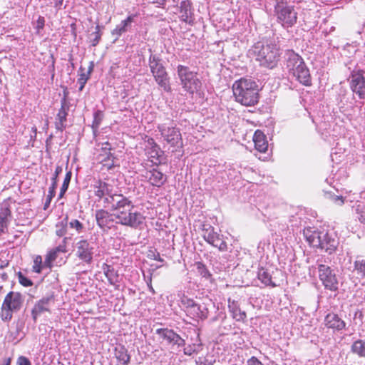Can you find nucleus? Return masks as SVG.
I'll list each match as a JSON object with an SVG mask.
<instances>
[{
    "label": "nucleus",
    "instance_id": "f257e3e1",
    "mask_svg": "<svg viewBox=\"0 0 365 365\" xmlns=\"http://www.w3.org/2000/svg\"><path fill=\"white\" fill-rule=\"evenodd\" d=\"M106 201L114 212L115 223L134 229L143 224L145 217L135 209L133 202L123 195L110 197Z\"/></svg>",
    "mask_w": 365,
    "mask_h": 365
},
{
    "label": "nucleus",
    "instance_id": "f03ea898",
    "mask_svg": "<svg viewBox=\"0 0 365 365\" xmlns=\"http://www.w3.org/2000/svg\"><path fill=\"white\" fill-rule=\"evenodd\" d=\"M304 236L309 244L317 248H320L329 255L333 254L337 249L339 240L336 233L327 228L306 227Z\"/></svg>",
    "mask_w": 365,
    "mask_h": 365
},
{
    "label": "nucleus",
    "instance_id": "7ed1b4c3",
    "mask_svg": "<svg viewBox=\"0 0 365 365\" xmlns=\"http://www.w3.org/2000/svg\"><path fill=\"white\" fill-rule=\"evenodd\" d=\"M250 52L261 66L269 69L275 68L279 60V46L273 41L257 42Z\"/></svg>",
    "mask_w": 365,
    "mask_h": 365
},
{
    "label": "nucleus",
    "instance_id": "20e7f679",
    "mask_svg": "<svg viewBox=\"0 0 365 365\" xmlns=\"http://www.w3.org/2000/svg\"><path fill=\"white\" fill-rule=\"evenodd\" d=\"M232 91L236 101L245 106H252L258 102L257 85L251 79L240 78L236 81L232 85Z\"/></svg>",
    "mask_w": 365,
    "mask_h": 365
},
{
    "label": "nucleus",
    "instance_id": "39448f33",
    "mask_svg": "<svg viewBox=\"0 0 365 365\" xmlns=\"http://www.w3.org/2000/svg\"><path fill=\"white\" fill-rule=\"evenodd\" d=\"M285 66L289 74L300 83L306 86L312 84L309 69L303 58L294 51L289 50L286 53Z\"/></svg>",
    "mask_w": 365,
    "mask_h": 365
},
{
    "label": "nucleus",
    "instance_id": "423d86ee",
    "mask_svg": "<svg viewBox=\"0 0 365 365\" xmlns=\"http://www.w3.org/2000/svg\"><path fill=\"white\" fill-rule=\"evenodd\" d=\"M274 12L277 22L284 29L292 28L297 23V12L294 6L284 0L276 1Z\"/></svg>",
    "mask_w": 365,
    "mask_h": 365
},
{
    "label": "nucleus",
    "instance_id": "0eeeda50",
    "mask_svg": "<svg viewBox=\"0 0 365 365\" xmlns=\"http://www.w3.org/2000/svg\"><path fill=\"white\" fill-rule=\"evenodd\" d=\"M148 65L158 85L165 92H170L171 91L170 78L162 59L158 56L151 53L149 56Z\"/></svg>",
    "mask_w": 365,
    "mask_h": 365
},
{
    "label": "nucleus",
    "instance_id": "6e6552de",
    "mask_svg": "<svg viewBox=\"0 0 365 365\" xmlns=\"http://www.w3.org/2000/svg\"><path fill=\"white\" fill-rule=\"evenodd\" d=\"M177 73L182 88L187 93L193 94L200 88L201 81L197 77V72L187 66L178 65Z\"/></svg>",
    "mask_w": 365,
    "mask_h": 365
},
{
    "label": "nucleus",
    "instance_id": "1a4fd4ad",
    "mask_svg": "<svg viewBox=\"0 0 365 365\" xmlns=\"http://www.w3.org/2000/svg\"><path fill=\"white\" fill-rule=\"evenodd\" d=\"M163 140L173 148L172 152H176L182 147V138L180 129L171 122L170 124L161 123L158 125Z\"/></svg>",
    "mask_w": 365,
    "mask_h": 365
},
{
    "label": "nucleus",
    "instance_id": "9d476101",
    "mask_svg": "<svg viewBox=\"0 0 365 365\" xmlns=\"http://www.w3.org/2000/svg\"><path fill=\"white\" fill-rule=\"evenodd\" d=\"M201 235L208 244L224 252L227 250V242L224 236L216 232L215 228L209 223L203 222L200 225Z\"/></svg>",
    "mask_w": 365,
    "mask_h": 365
},
{
    "label": "nucleus",
    "instance_id": "9b49d317",
    "mask_svg": "<svg viewBox=\"0 0 365 365\" xmlns=\"http://www.w3.org/2000/svg\"><path fill=\"white\" fill-rule=\"evenodd\" d=\"M180 302L187 316L190 319L199 321L207 318L209 311L206 306L200 304L185 295L181 298Z\"/></svg>",
    "mask_w": 365,
    "mask_h": 365
},
{
    "label": "nucleus",
    "instance_id": "f8f14e48",
    "mask_svg": "<svg viewBox=\"0 0 365 365\" xmlns=\"http://www.w3.org/2000/svg\"><path fill=\"white\" fill-rule=\"evenodd\" d=\"M96 247L94 241L81 239L75 245V255L83 262L91 264Z\"/></svg>",
    "mask_w": 365,
    "mask_h": 365
},
{
    "label": "nucleus",
    "instance_id": "ddd939ff",
    "mask_svg": "<svg viewBox=\"0 0 365 365\" xmlns=\"http://www.w3.org/2000/svg\"><path fill=\"white\" fill-rule=\"evenodd\" d=\"M319 277L325 289L331 292L338 289L339 282L335 271L329 266L319 264H318Z\"/></svg>",
    "mask_w": 365,
    "mask_h": 365
},
{
    "label": "nucleus",
    "instance_id": "4468645a",
    "mask_svg": "<svg viewBox=\"0 0 365 365\" xmlns=\"http://www.w3.org/2000/svg\"><path fill=\"white\" fill-rule=\"evenodd\" d=\"M350 88L360 99H365V78L361 70L353 71L349 77Z\"/></svg>",
    "mask_w": 365,
    "mask_h": 365
},
{
    "label": "nucleus",
    "instance_id": "2eb2a0df",
    "mask_svg": "<svg viewBox=\"0 0 365 365\" xmlns=\"http://www.w3.org/2000/svg\"><path fill=\"white\" fill-rule=\"evenodd\" d=\"M156 334L160 339L165 341L168 345L182 348L185 345V340L173 329L168 328H159L156 329Z\"/></svg>",
    "mask_w": 365,
    "mask_h": 365
},
{
    "label": "nucleus",
    "instance_id": "dca6fc26",
    "mask_svg": "<svg viewBox=\"0 0 365 365\" xmlns=\"http://www.w3.org/2000/svg\"><path fill=\"white\" fill-rule=\"evenodd\" d=\"M54 304V297L53 295L46 296L36 302L31 309V317L34 322L37 319L45 312H50V308Z\"/></svg>",
    "mask_w": 365,
    "mask_h": 365
},
{
    "label": "nucleus",
    "instance_id": "f3484780",
    "mask_svg": "<svg viewBox=\"0 0 365 365\" xmlns=\"http://www.w3.org/2000/svg\"><path fill=\"white\" fill-rule=\"evenodd\" d=\"M95 217L98 226L103 230L111 229L115 222L114 212L111 214L103 209L97 210L95 212Z\"/></svg>",
    "mask_w": 365,
    "mask_h": 365
},
{
    "label": "nucleus",
    "instance_id": "a211bd4d",
    "mask_svg": "<svg viewBox=\"0 0 365 365\" xmlns=\"http://www.w3.org/2000/svg\"><path fill=\"white\" fill-rule=\"evenodd\" d=\"M145 155L155 165L161 163L160 158L163 154L159 145L155 142L153 138H149L147 140L145 147Z\"/></svg>",
    "mask_w": 365,
    "mask_h": 365
},
{
    "label": "nucleus",
    "instance_id": "6ab92c4d",
    "mask_svg": "<svg viewBox=\"0 0 365 365\" xmlns=\"http://www.w3.org/2000/svg\"><path fill=\"white\" fill-rule=\"evenodd\" d=\"M69 110V103L64 96L61 100V108L59 109L55 122V128L56 130L62 132L66 128V122L67 119L68 112Z\"/></svg>",
    "mask_w": 365,
    "mask_h": 365
},
{
    "label": "nucleus",
    "instance_id": "aec40b11",
    "mask_svg": "<svg viewBox=\"0 0 365 365\" xmlns=\"http://www.w3.org/2000/svg\"><path fill=\"white\" fill-rule=\"evenodd\" d=\"M24 302V297L19 292H10L5 297L3 304L14 312L19 311Z\"/></svg>",
    "mask_w": 365,
    "mask_h": 365
},
{
    "label": "nucleus",
    "instance_id": "412c9836",
    "mask_svg": "<svg viewBox=\"0 0 365 365\" xmlns=\"http://www.w3.org/2000/svg\"><path fill=\"white\" fill-rule=\"evenodd\" d=\"M144 177L152 186L157 187H162L167 181V176L156 168L147 170Z\"/></svg>",
    "mask_w": 365,
    "mask_h": 365
},
{
    "label": "nucleus",
    "instance_id": "4be33fe9",
    "mask_svg": "<svg viewBox=\"0 0 365 365\" xmlns=\"http://www.w3.org/2000/svg\"><path fill=\"white\" fill-rule=\"evenodd\" d=\"M94 192L95 195L98 197L99 198L104 197V203L108 205V202L106 200L110 197H113L115 195H120L121 194H113V186L109 185L106 182L98 181L94 185Z\"/></svg>",
    "mask_w": 365,
    "mask_h": 365
},
{
    "label": "nucleus",
    "instance_id": "5701e85b",
    "mask_svg": "<svg viewBox=\"0 0 365 365\" xmlns=\"http://www.w3.org/2000/svg\"><path fill=\"white\" fill-rule=\"evenodd\" d=\"M11 218V210L9 202L4 201L0 209V235L5 232Z\"/></svg>",
    "mask_w": 365,
    "mask_h": 365
},
{
    "label": "nucleus",
    "instance_id": "b1692460",
    "mask_svg": "<svg viewBox=\"0 0 365 365\" xmlns=\"http://www.w3.org/2000/svg\"><path fill=\"white\" fill-rule=\"evenodd\" d=\"M325 326L334 331H341L345 328L346 323L336 314L329 313L324 319Z\"/></svg>",
    "mask_w": 365,
    "mask_h": 365
},
{
    "label": "nucleus",
    "instance_id": "393cba45",
    "mask_svg": "<svg viewBox=\"0 0 365 365\" xmlns=\"http://www.w3.org/2000/svg\"><path fill=\"white\" fill-rule=\"evenodd\" d=\"M228 309L229 312L232 314V318L236 321L244 322L246 319V312L241 310L240 304L237 301L229 298Z\"/></svg>",
    "mask_w": 365,
    "mask_h": 365
},
{
    "label": "nucleus",
    "instance_id": "a878e982",
    "mask_svg": "<svg viewBox=\"0 0 365 365\" xmlns=\"http://www.w3.org/2000/svg\"><path fill=\"white\" fill-rule=\"evenodd\" d=\"M135 15H130L125 19L123 20L112 31V34L116 36L118 38L123 34L127 32L131 27L132 23L134 21Z\"/></svg>",
    "mask_w": 365,
    "mask_h": 365
},
{
    "label": "nucleus",
    "instance_id": "bb28decb",
    "mask_svg": "<svg viewBox=\"0 0 365 365\" xmlns=\"http://www.w3.org/2000/svg\"><path fill=\"white\" fill-rule=\"evenodd\" d=\"M62 168L61 166H57L55 170V173L51 178L52 183L48 189V195H47L46 202L44 203V209H47L49 206L51 199L55 196L56 188L57 187V178L60 173H62Z\"/></svg>",
    "mask_w": 365,
    "mask_h": 365
},
{
    "label": "nucleus",
    "instance_id": "cd10ccee",
    "mask_svg": "<svg viewBox=\"0 0 365 365\" xmlns=\"http://www.w3.org/2000/svg\"><path fill=\"white\" fill-rule=\"evenodd\" d=\"M255 148L260 153H265L268 148L266 135L259 130H257L253 136Z\"/></svg>",
    "mask_w": 365,
    "mask_h": 365
},
{
    "label": "nucleus",
    "instance_id": "c85d7f7f",
    "mask_svg": "<svg viewBox=\"0 0 365 365\" xmlns=\"http://www.w3.org/2000/svg\"><path fill=\"white\" fill-rule=\"evenodd\" d=\"M66 250L62 246H58L51 251L46 255L45 260L43 262V265L46 267L51 269L53 264V263L57 259L58 255L60 252H65Z\"/></svg>",
    "mask_w": 365,
    "mask_h": 365
},
{
    "label": "nucleus",
    "instance_id": "c756f323",
    "mask_svg": "<svg viewBox=\"0 0 365 365\" xmlns=\"http://www.w3.org/2000/svg\"><path fill=\"white\" fill-rule=\"evenodd\" d=\"M115 356L120 365H128L130 360V356L125 346L119 345L115 349Z\"/></svg>",
    "mask_w": 365,
    "mask_h": 365
},
{
    "label": "nucleus",
    "instance_id": "7c9ffc66",
    "mask_svg": "<svg viewBox=\"0 0 365 365\" xmlns=\"http://www.w3.org/2000/svg\"><path fill=\"white\" fill-rule=\"evenodd\" d=\"M102 269L109 283L115 285L118 282L119 278L118 272L112 266L107 264H103Z\"/></svg>",
    "mask_w": 365,
    "mask_h": 365
},
{
    "label": "nucleus",
    "instance_id": "2f4dec72",
    "mask_svg": "<svg viewBox=\"0 0 365 365\" xmlns=\"http://www.w3.org/2000/svg\"><path fill=\"white\" fill-rule=\"evenodd\" d=\"M257 277L261 282L265 286H271L272 287H275L277 286V284L272 281L271 273L267 269H264L263 267L259 268L257 272Z\"/></svg>",
    "mask_w": 365,
    "mask_h": 365
},
{
    "label": "nucleus",
    "instance_id": "473e14b6",
    "mask_svg": "<svg viewBox=\"0 0 365 365\" xmlns=\"http://www.w3.org/2000/svg\"><path fill=\"white\" fill-rule=\"evenodd\" d=\"M351 351L360 357H365V341L358 339L351 345Z\"/></svg>",
    "mask_w": 365,
    "mask_h": 365
},
{
    "label": "nucleus",
    "instance_id": "72a5a7b5",
    "mask_svg": "<svg viewBox=\"0 0 365 365\" xmlns=\"http://www.w3.org/2000/svg\"><path fill=\"white\" fill-rule=\"evenodd\" d=\"M180 8L182 20L184 21H187L191 14L190 6L189 2L187 0H182L180 2Z\"/></svg>",
    "mask_w": 365,
    "mask_h": 365
},
{
    "label": "nucleus",
    "instance_id": "f704fd0d",
    "mask_svg": "<svg viewBox=\"0 0 365 365\" xmlns=\"http://www.w3.org/2000/svg\"><path fill=\"white\" fill-rule=\"evenodd\" d=\"M183 353L187 356H192V354H198L202 350V344L200 343H193L192 344H189L187 346H183Z\"/></svg>",
    "mask_w": 365,
    "mask_h": 365
},
{
    "label": "nucleus",
    "instance_id": "c9c22d12",
    "mask_svg": "<svg viewBox=\"0 0 365 365\" xmlns=\"http://www.w3.org/2000/svg\"><path fill=\"white\" fill-rule=\"evenodd\" d=\"M68 217H66L61 222L56 224V234L58 237H63L66 235L68 226Z\"/></svg>",
    "mask_w": 365,
    "mask_h": 365
},
{
    "label": "nucleus",
    "instance_id": "e433bc0d",
    "mask_svg": "<svg viewBox=\"0 0 365 365\" xmlns=\"http://www.w3.org/2000/svg\"><path fill=\"white\" fill-rule=\"evenodd\" d=\"M83 71L84 68H83V67L81 66L79 68V71H81V73L78 74V83L79 84V91H82L83 90L85 85L90 78L89 74H86Z\"/></svg>",
    "mask_w": 365,
    "mask_h": 365
},
{
    "label": "nucleus",
    "instance_id": "4c0bfd02",
    "mask_svg": "<svg viewBox=\"0 0 365 365\" xmlns=\"http://www.w3.org/2000/svg\"><path fill=\"white\" fill-rule=\"evenodd\" d=\"M103 111L98 110L94 113L93 121V124H92V128L94 132L98 129V128L103 120Z\"/></svg>",
    "mask_w": 365,
    "mask_h": 365
},
{
    "label": "nucleus",
    "instance_id": "58836bf2",
    "mask_svg": "<svg viewBox=\"0 0 365 365\" xmlns=\"http://www.w3.org/2000/svg\"><path fill=\"white\" fill-rule=\"evenodd\" d=\"M354 270L362 278H365V259H357L354 262Z\"/></svg>",
    "mask_w": 365,
    "mask_h": 365
},
{
    "label": "nucleus",
    "instance_id": "ea45409f",
    "mask_svg": "<svg viewBox=\"0 0 365 365\" xmlns=\"http://www.w3.org/2000/svg\"><path fill=\"white\" fill-rule=\"evenodd\" d=\"M14 310L9 309L2 304L1 309V318L4 322H9L13 317Z\"/></svg>",
    "mask_w": 365,
    "mask_h": 365
},
{
    "label": "nucleus",
    "instance_id": "a19ab883",
    "mask_svg": "<svg viewBox=\"0 0 365 365\" xmlns=\"http://www.w3.org/2000/svg\"><path fill=\"white\" fill-rule=\"evenodd\" d=\"M101 28H102L101 26L97 25L96 31L91 34V41L93 46H97L101 38Z\"/></svg>",
    "mask_w": 365,
    "mask_h": 365
},
{
    "label": "nucleus",
    "instance_id": "79ce46f5",
    "mask_svg": "<svg viewBox=\"0 0 365 365\" xmlns=\"http://www.w3.org/2000/svg\"><path fill=\"white\" fill-rule=\"evenodd\" d=\"M110 150L111 146L108 141L102 143L101 151L105 152V158H102L101 161L110 160V159L113 157Z\"/></svg>",
    "mask_w": 365,
    "mask_h": 365
},
{
    "label": "nucleus",
    "instance_id": "37998d69",
    "mask_svg": "<svg viewBox=\"0 0 365 365\" xmlns=\"http://www.w3.org/2000/svg\"><path fill=\"white\" fill-rule=\"evenodd\" d=\"M356 212L359 215V220L361 223L365 224V203L359 202L356 206Z\"/></svg>",
    "mask_w": 365,
    "mask_h": 365
},
{
    "label": "nucleus",
    "instance_id": "c03bdc74",
    "mask_svg": "<svg viewBox=\"0 0 365 365\" xmlns=\"http://www.w3.org/2000/svg\"><path fill=\"white\" fill-rule=\"evenodd\" d=\"M216 360L213 356L207 355L205 357H199L196 361L197 365H213Z\"/></svg>",
    "mask_w": 365,
    "mask_h": 365
},
{
    "label": "nucleus",
    "instance_id": "a18cd8bd",
    "mask_svg": "<svg viewBox=\"0 0 365 365\" xmlns=\"http://www.w3.org/2000/svg\"><path fill=\"white\" fill-rule=\"evenodd\" d=\"M71 172H68L66 174V176H65L63 185H62V186L61 187V191H60V193H59V197H62L63 196V195L65 194V192L67 191V190L68 188V185H69L70 181H71Z\"/></svg>",
    "mask_w": 365,
    "mask_h": 365
},
{
    "label": "nucleus",
    "instance_id": "49530a36",
    "mask_svg": "<svg viewBox=\"0 0 365 365\" xmlns=\"http://www.w3.org/2000/svg\"><path fill=\"white\" fill-rule=\"evenodd\" d=\"M71 228L75 229L78 233L83 232L84 228L83 225L78 220L73 219L68 223Z\"/></svg>",
    "mask_w": 365,
    "mask_h": 365
},
{
    "label": "nucleus",
    "instance_id": "de8ad7c7",
    "mask_svg": "<svg viewBox=\"0 0 365 365\" xmlns=\"http://www.w3.org/2000/svg\"><path fill=\"white\" fill-rule=\"evenodd\" d=\"M34 263V264L33 266V270L36 273H40L42 267H45L43 264H42V258L39 255L36 257Z\"/></svg>",
    "mask_w": 365,
    "mask_h": 365
},
{
    "label": "nucleus",
    "instance_id": "09e8293b",
    "mask_svg": "<svg viewBox=\"0 0 365 365\" xmlns=\"http://www.w3.org/2000/svg\"><path fill=\"white\" fill-rule=\"evenodd\" d=\"M327 197L331 200L337 205H342L344 203V197L341 195H336L330 192H327Z\"/></svg>",
    "mask_w": 365,
    "mask_h": 365
},
{
    "label": "nucleus",
    "instance_id": "8fccbe9b",
    "mask_svg": "<svg viewBox=\"0 0 365 365\" xmlns=\"http://www.w3.org/2000/svg\"><path fill=\"white\" fill-rule=\"evenodd\" d=\"M197 267L199 273L202 277L208 279L211 276V274L210 273L209 270L203 264L200 262L197 263Z\"/></svg>",
    "mask_w": 365,
    "mask_h": 365
},
{
    "label": "nucleus",
    "instance_id": "3c124183",
    "mask_svg": "<svg viewBox=\"0 0 365 365\" xmlns=\"http://www.w3.org/2000/svg\"><path fill=\"white\" fill-rule=\"evenodd\" d=\"M18 278L19 283L24 287H30L33 284L32 281L25 277L21 272L18 273Z\"/></svg>",
    "mask_w": 365,
    "mask_h": 365
},
{
    "label": "nucleus",
    "instance_id": "603ef678",
    "mask_svg": "<svg viewBox=\"0 0 365 365\" xmlns=\"http://www.w3.org/2000/svg\"><path fill=\"white\" fill-rule=\"evenodd\" d=\"M45 26V19L43 16H39L36 21V29L38 32L42 30Z\"/></svg>",
    "mask_w": 365,
    "mask_h": 365
},
{
    "label": "nucleus",
    "instance_id": "864d4df0",
    "mask_svg": "<svg viewBox=\"0 0 365 365\" xmlns=\"http://www.w3.org/2000/svg\"><path fill=\"white\" fill-rule=\"evenodd\" d=\"M17 365H31V361L25 356H20L17 361Z\"/></svg>",
    "mask_w": 365,
    "mask_h": 365
},
{
    "label": "nucleus",
    "instance_id": "5fc2aeb1",
    "mask_svg": "<svg viewBox=\"0 0 365 365\" xmlns=\"http://www.w3.org/2000/svg\"><path fill=\"white\" fill-rule=\"evenodd\" d=\"M247 365H264L257 357L252 356L247 361Z\"/></svg>",
    "mask_w": 365,
    "mask_h": 365
},
{
    "label": "nucleus",
    "instance_id": "6e6d98bb",
    "mask_svg": "<svg viewBox=\"0 0 365 365\" xmlns=\"http://www.w3.org/2000/svg\"><path fill=\"white\" fill-rule=\"evenodd\" d=\"M24 327V322L19 320L16 322V332L19 333L23 329Z\"/></svg>",
    "mask_w": 365,
    "mask_h": 365
},
{
    "label": "nucleus",
    "instance_id": "4d7b16f0",
    "mask_svg": "<svg viewBox=\"0 0 365 365\" xmlns=\"http://www.w3.org/2000/svg\"><path fill=\"white\" fill-rule=\"evenodd\" d=\"M53 1H54V6L56 8H57L58 9H60L63 4V0H53Z\"/></svg>",
    "mask_w": 365,
    "mask_h": 365
},
{
    "label": "nucleus",
    "instance_id": "13d9d810",
    "mask_svg": "<svg viewBox=\"0 0 365 365\" xmlns=\"http://www.w3.org/2000/svg\"><path fill=\"white\" fill-rule=\"evenodd\" d=\"M93 67H94L93 62V61L90 62V66L88 67V69L87 72H85V73L89 74V76L91 77V73L93 72Z\"/></svg>",
    "mask_w": 365,
    "mask_h": 365
},
{
    "label": "nucleus",
    "instance_id": "bf43d9fd",
    "mask_svg": "<svg viewBox=\"0 0 365 365\" xmlns=\"http://www.w3.org/2000/svg\"><path fill=\"white\" fill-rule=\"evenodd\" d=\"M151 282H152V276H151V274H150V282H148V289L150 292H152L153 294L155 293V290L152 286V284H151Z\"/></svg>",
    "mask_w": 365,
    "mask_h": 365
},
{
    "label": "nucleus",
    "instance_id": "052dcab7",
    "mask_svg": "<svg viewBox=\"0 0 365 365\" xmlns=\"http://www.w3.org/2000/svg\"><path fill=\"white\" fill-rule=\"evenodd\" d=\"M152 257H153L154 259L158 260L159 262L163 261V259L160 257V254L158 252L156 254L153 253Z\"/></svg>",
    "mask_w": 365,
    "mask_h": 365
},
{
    "label": "nucleus",
    "instance_id": "680f3d73",
    "mask_svg": "<svg viewBox=\"0 0 365 365\" xmlns=\"http://www.w3.org/2000/svg\"><path fill=\"white\" fill-rule=\"evenodd\" d=\"M11 360L10 358L4 359L1 365H11Z\"/></svg>",
    "mask_w": 365,
    "mask_h": 365
},
{
    "label": "nucleus",
    "instance_id": "e2e57ef3",
    "mask_svg": "<svg viewBox=\"0 0 365 365\" xmlns=\"http://www.w3.org/2000/svg\"><path fill=\"white\" fill-rule=\"evenodd\" d=\"M105 158V152H102V151L101 150V153L98 154V160H99V161H101V162H102V161H101V158Z\"/></svg>",
    "mask_w": 365,
    "mask_h": 365
},
{
    "label": "nucleus",
    "instance_id": "0e129e2a",
    "mask_svg": "<svg viewBox=\"0 0 365 365\" xmlns=\"http://www.w3.org/2000/svg\"><path fill=\"white\" fill-rule=\"evenodd\" d=\"M7 265H8V262H5L3 261V262H1V263L0 264V269H4Z\"/></svg>",
    "mask_w": 365,
    "mask_h": 365
},
{
    "label": "nucleus",
    "instance_id": "69168bd1",
    "mask_svg": "<svg viewBox=\"0 0 365 365\" xmlns=\"http://www.w3.org/2000/svg\"><path fill=\"white\" fill-rule=\"evenodd\" d=\"M106 165L108 166V169H110V168H112L113 167V165H113V163H110V164H106Z\"/></svg>",
    "mask_w": 365,
    "mask_h": 365
},
{
    "label": "nucleus",
    "instance_id": "338daca9",
    "mask_svg": "<svg viewBox=\"0 0 365 365\" xmlns=\"http://www.w3.org/2000/svg\"><path fill=\"white\" fill-rule=\"evenodd\" d=\"M55 365H64L62 362H61L60 361H58L56 364Z\"/></svg>",
    "mask_w": 365,
    "mask_h": 365
},
{
    "label": "nucleus",
    "instance_id": "774afa93",
    "mask_svg": "<svg viewBox=\"0 0 365 365\" xmlns=\"http://www.w3.org/2000/svg\"><path fill=\"white\" fill-rule=\"evenodd\" d=\"M147 283L150 282V276L148 277V279L146 280Z\"/></svg>",
    "mask_w": 365,
    "mask_h": 365
}]
</instances>
